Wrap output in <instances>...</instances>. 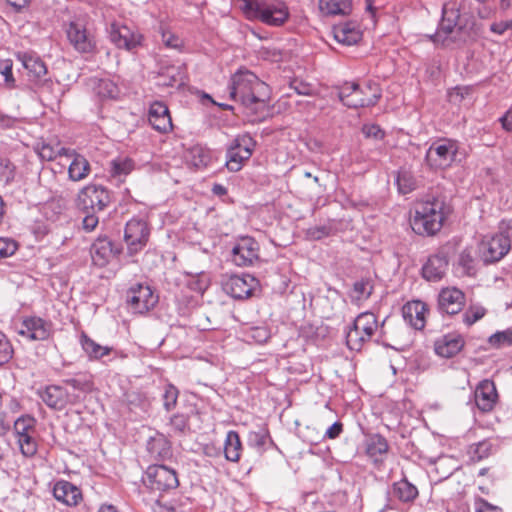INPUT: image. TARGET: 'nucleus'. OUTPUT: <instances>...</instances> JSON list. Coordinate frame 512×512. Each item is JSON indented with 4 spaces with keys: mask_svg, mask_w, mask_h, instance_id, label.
<instances>
[{
    "mask_svg": "<svg viewBox=\"0 0 512 512\" xmlns=\"http://www.w3.org/2000/svg\"><path fill=\"white\" fill-rule=\"evenodd\" d=\"M335 40L343 45L351 46L362 39V30L355 21H347L333 27Z\"/></svg>",
    "mask_w": 512,
    "mask_h": 512,
    "instance_id": "obj_25",
    "label": "nucleus"
},
{
    "mask_svg": "<svg viewBox=\"0 0 512 512\" xmlns=\"http://www.w3.org/2000/svg\"><path fill=\"white\" fill-rule=\"evenodd\" d=\"M150 229L146 221L132 218L125 225L124 241L130 256L139 253L147 245Z\"/></svg>",
    "mask_w": 512,
    "mask_h": 512,
    "instance_id": "obj_12",
    "label": "nucleus"
},
{
    "mask_svg": "<svg viewBox=\"0 0 512 512\" xmlns=\"http://www.w3.org/2000/svg\"><path fill=\"white\" fill-rule=\"evenodd\" d=\"M147 450L152 457L159 460H165L172 456L171 444L162 434L152 437L148 441Z\"/></svg>",
    "mask_w": 512,
    "mask_h": 512,
    "instance_id": "obj_31",
    "label": "nucleus"
},
{
    "mask_svg": "<svg viewBox=\"0 0 512 512\" xmlns=\"http://www.w3.org/2000/svg\"><path fill=\"white\" fill-rule=\"evenodd\" d=\"M335 231L333 223L328 221L327 223L310 227L306 230V236L310 240H320L324 237L332 235Z\"/></svg>",
    "mask_w": 512,
    "mask_h": 512,
    "instance_id": "obj_42",
    "label": "nucleus"
},
{
    "mask_svg": "<svg viewBox=\"0 0 512 512\" xmlns=\"http://www.w3.org/2000/svg\"><path fill=\"white\" fill-rule=\"evenodd\" d=\"M373 285L368 279L356 281L353 285L352 298L356 301L366 300L372 294Z\"/></svg>",
    "mask_w": 512,
    "mask_h": 512,
    "instance_id": "obj_43",
    "label": "nucleus"
},
{
    "mask_svg": "<svg viewBox=\"0 0 512 512\" xmlns=\"http://www.w3.org/2000/svg\"><path fill=\"white\" fill-rule=\"evenodd\" d=\"M35 420L29 416L19 417L14 422V430L18 437H23V435H30V430L34 428Z\"/></svg>",
    "mask_w": 512,
    "mask_h": 512,
    "instance_id": "obj_52",
    "label": "nucleus"
},
{
    "mask_svg": "<svg viewBox=\"0 0 512 512\" xmlns=\"http://www.w3.org/2000/svg\"><path fill=\"white\" fill-rule=\"evenodd\" d=\"M378 330H380L381 336L385 334L384 322L379 325L376 315L372 312L360 313L346 333L347 346L351 350L359 351L363 344L370 341Z\"/></svg>",
    "mask_w": 512,
    "mask_h": 512,
    "instance_id": "obj_7",
    "label": "nucleus"
},
{
    "mask_svg": "<svg viewBox=\"0 0 512 512\" xmlns=\"http://www.w3.org/2000/svg\"><path fill=\"white\" fill-rule=\"evenodd\" d=\"M459 144L452 139H439L426 151L425 160L433 169H445L456 160Z\"/></svg>",
    "mask_w": 512,
    "mask_h": 512,
    "instance_id": "obj_9",
    "label": "nucleus"
},
{
    "mask_svg": "<svg viewBox=\"0 0 512 512\" xmlns=\"http://www.w3.org/2000/svg\"><path fill=\"white\" fill-rule=\"evenodd\" d=\"M448 255L439 250L431 255L422 267V276L428 281H439L448 269Z\"/></svg>",
    "mask_w": 512,
    "mask_h": 512,
    "instance_id": "obj_23",
    "label": "nucleus"
},
{
    "mask_svg": "<svg viewBox=\"0 0 512 512\" xmlns=\"http://www.w3.org/2000/svg\"><path fill=\"white\" fill-rule=\"evenodd\" d=\"M488 343L497 349L512 346V329L497 331L489 337Z\"/></svg>",
    "mask_w": 512,
    "mask_h": 512,
    "instance_id": "obj_44",
    "label": "nucleus"
},
{
    "mask_svg": "<svg viewBox=\"0 0 512 512\" xmlns=\"http://www.w3.org/2000/svg\"><path fill=\"white\" fill-rule=\"evenodd\" d=\"M80 344L90 359L98 360L111 352L108 346H102L96 343L93 339L82 333L80 337Z\"/></svg>",
    "mask_w": 512,
    "mask_h": 512,
    "instance_id": "obj_36",
    "label": "nucleus"
},
{
    "mask_svg": "<svg viewBox=\"0 0 512 512\" xmlns=\"http://www.w3.org/2000/svg\"><path fill=\"white\" fill-rule=\"evenodd\" d=\"M509 30L512 31V18L509 20L494 22L490 25V31L497 35H503Z\"/></svg>",
    "mask_w": 512,
    "mask_h": 512,
    "instance_id": "obj_63",
    "label": "nucleus"
},
{
    "mask_svg": "<svg viewBox=\"0 0 512 512\" xmlns=\"http://www.w3.org/2000/svg\"><path fill=\"white\" fill-rule=\"evenodd\" d=\"M17 250L15 241L9 238H0V259L12 256Z\"/></svg>",
    "mask_w": 512,
    "mask_h": 512,
    "instance_id": "obj_59",
    "label": "nucleus"
},
{
    "mask_svg": "<svg viewBox=\"0 0 512 512\" xmlns=\"http://www.w3.org/2000/svg\"><path fill=\"white\" fill-rule=\"evenodd\" d=\"M162 42L168 48L178 49L182 46V40L171 32H162Z\"/></svg>",
    "mask_w": 512,
    "mask_h": 512,
    "instance_id": "obj_62",
    "label": "nucleus"
},
{
    "mask_svg": "<svg viewBox=\"0 0 512 512\" xmlns=\"http://www.w3.org/2000/svg\"><path fill=\"white\" fill-rule=\"evenodd\" d=\"M256 143L248 134L238 135L232 140L226 152V167L231 172H238L250 159Z\"/></svg>",
    "mask_w": 512,
    "mask_h": 512,
    "instance_id": "obj_10",
    "label": "nucleus"
},
{
    "mask_svg": "<svg viewBox=\"0 0 512 512\" xmlns=\"http://www.w3.org/2000/svg\"><path fill=\"white\" fill-rule=\"evenodd\" d=\"M12 66L13 63L9 59L0 62V73L3 75L5 84L8 87H13L15 83V79L12 74Z\"/></svg>",
    "mask_w": 512,
    "mask_h": 512,
    "instance_id": "obj_58",
    "label": "nucleus"
},
{
    "mask_svg": "<svg viewBox=\"0 0 512 512\" xmlns=\"http://www.w3.org/2000/svg\"><path fill=\"white\" fill-rule=\"evenodd\" d=\"M210 281L207 274L201 272L195 276H193L188 281V286L191 290L203 294L205 290L209 287Z\"/></svg>",
    "mask_w": 512,
    "mask_h": 512,
    "instance_id": "obj_51",
    "label": "nucleus"
},
{
    "mask_svg": "<svg viewBox=\"0 0 512 512\" xmlns=\"http://www.w3.org/2000/svg\"><path fill=\"white\" fill-rule=\"evenodd\" d=\"M15 176V166L8 159H0V181L10 183Z\"/></svg>",
    "mask_w": 512,
    "mask_h": 512,
    "instance_id": "obj_56",
    "label": "nucleus"
},
{
    "mask_svg": "<svg viewBox=\"0 0 512 512\" xmlns=\"http://www.w3.org/2000/svg\"><path fill=\"white\" fill-rule=\"evenodd\" d=\"M36 151L42 160L53 161L58 156H67L68 153H72V149L60 146L59 143L51 144L42 142L38 144Z\"/></svg>",
    "mask_w": 512,
    "mask_h": 512,
    "instance_id": "obj_35",
    "label": "nucleus"
},
{
    "mask_svg": "<svg viewBox=\"0 0 512 512\" xmlns=\"http://www.w3.org/2000/svg\"><path fill=\"white\" fill-rule=\"evenodd\" d=\"M242 444L239 434L236 431H229L226 435L224 453L225 458L231 462H237L240 459Z\"/></svg>",
    "mask_w": 512,
    "mask_h": 512,
    "instance_id": "obj_34",
    "label": "nucleus"
},
{
    "mask_svg": "<svg viewBox=\"0 0 512 512\" xmlns=\"http://www.w3.org/2000/svg\"><path fill=\"white\" fill-rule=\"evenodd\" d=\"M464 346L463 338L458 334H447L435 342V352L445 358L458 354Z\"/></svg>",
    "mask_w": 512,
    "mask_h": 512,
    "instance_id": "obj_29",
    "label": "nucleus"
},
{
    "mask_svg": "<svg viewBox=\"0 0 512 512\" xmlns=\"http://www.w3.org/2000/svg\"><path fill=\"white\" fill-rule=\"evenodd\" d=\"M492 445L488 441H481L470 446L468 454L470 459L478 462L487 458L491 453Z\"/></svg>",
    "mask_w": 512,
    "mask_h": 512,
    "instance_id": "obj_45",
    "label": "nucleus"
},
{
    "mask_svg": "<svg viewBox=\"0 0 512 512\" xmlns=\"http://www.w3.org/2000/svg\"><path fill=\"white\" fill-rule=\"evenodd\" d=\"M133 169V161L129 158H117L111 161L113 176L127 175Z\"/></svg>",
    "mask_w": 512,
    "mask_h": 512,
    "instance_id": "obj_49",
    "label": "nucleus"
},
{
    "mask_svg": "<svg viewBox=\"0 0 512 512\" xmlns=\"http://www.w3.org/2000/svg\"><path fill=\"white\" fill-rule=\"evenodd\" d=\"M476 512H502V509L498 506L490 504L484 499H478L475 502Z\"/></svg>",
    "mask_w": 512,
    "mask_h": 512,
    "instance_id": "obj_64",
    "label": "nucleus"
},
{
    "mask_svg": "<svg viewBox=\"0 0 512 512\" xmlns=\"http://www.w3.org/2000/svg\"><path fill=\"white\" fill-rule=\"evenodd\" d=\"M52 324L40 317L24 319L18 328V334L32 341H43L50 337Z\"/></svg>",
    "mask_w": 512,
    "mask_h": 512,
    "instance_id": "obj_17",
    "label": "nucleus"
},
{
    "mask_svg": "<svg viewBox=\"0 0 512 512\" xmlns=\"http://www.w3.org/2000/svg\"><path fill=\"white\" fill-rule=\"evenodd\" d=\"M55 499L67 506H76L82 500L80 489L68 481H59L54 485Z\"/></svg>",
    "mask_w": 512,
    "mask_h": 512,
    "instance_id": "obj_27",
    "label": "nucleus"
},
{
    "mask_svg": "<svg viewBox=\"0 0 512 512\" xmlns=\"http://www.w3.org/2000/svg\"><path fill=\"white\" fill-rule=\"evenodd\" d=\"M318 8L324 16H347L352 12V0H319Z\"/></svg>",
    "mask_w": 512,
    "mask_h": 512,
    "instance_id": "obj_30",
    "label": "nucleus"
},
{
    "mask_svg": "<svg viewBox=\"0 0 512 512\" xmlns=\"http://www.w3.org/2000/svg\"><path fill=\"white\" fill-rule=\"evenodd\" d=\"M110 40L118 48L131 51L142 44L143 36L126 25L112 24L110 29Z\"/></svg>",
    "mask_w": 512,
    "mask_h": 512,
    "instance_id": "obj_18",
    "label": "nucleus"
},
{
    "mask_svg": "<svg viewBox=\"0 0 512 512\" xmlns=\"http://www.w3.org/2000/svg\"><path fill=\"white\" fill-rule=\"evenodd\" d=\"M150 125L159 133H169L173 129L172 119L167 105L161 101L153 102L148 111Z\"/></svg>",
    "mask_w": 512,
    "mask_h": 512,
    "instance_id": "obj_21",
    "label": "nucleus"
},
{
    "mask_svg": "<svg viewBox=\"0 0 512 512\" xmlns=\"http://www.w3.org/2000/svg\"><path fill=\"white\" fill-rule=\"evenodd\" d=\"M512 246V220L502 221L499 232L486 235L478 244V256L485 263L500 261Z\"/></svg>",
    "mask_w": 512,
    "mask_h": 512,
    "instance_id": "obj_5",
    "label": "nucleus"
},
{
    "mask_svg": "<svg viewBox=\"0 0 512 512\" xmlns=\"http://www.w3.org/2000/svg\"><path fill=\"white\" fill-rule=\"evenodd\" d=\"M241 10L249 20H258L266 25L279 27L289 18L290 12L282 0H241Z\"/></svg>",
    "mask_w": 512,
    "mask_h": 512,
    "instance_id": "obj_4",
    "label": "nucleus"
},
{
    "mask_svg": "<svg viewBox=\"0 0 512 512\" xmlns=\"http://www.w3.org/2000/svg\"><path fill=\"white\" fill-rule=\"evenodd\" d=\"M126 302L134 313H146L158 302V296L152 289L143 284L131 286L126 293Z\"/></svg>",
    "mask_w": 512,
    "mask_h": 512,
    "instance_id": "obj_13",
    "label": "nucleus"
},
{
    "mask_svg": "<svg viewBox=\"0 0 512 512\" xmlns=\"http://www.w3.org/2000/svg\"><path fill=\"white\" fill-rule=\"evenodd\" d=\"M25 69L35 78H41L47 73L45 63L35 54L22 53L18 55Z\"/></svg>",
    "mask_w": 512,
    "mask_h": 512,
    "instance_id": "obj_32",
    "label": "nucleus"
},
{
    "mask_svg": "<svg viewBox=\"0 0 512 512\" xmlns=\"http://www.w3.org/2000/svg\"><path fill=\"white\" fill-rule=\"evenodd\" d=\"M110 203V193L101 185H87L80 190L77 197L78 207L87 212L103 211Z\"/></svg>",
    "mask_w": 512,
    "mask_h": 512,
    "instance_id": "obj_11",
    "label": "nucleus"
},
{
    "mask_svg": "<svg viewBox=\"0 0 512 512\" xmlns=\"http://www.w3.org/2000/svg\"><path fill=\"white\" fill-rule=\"evenodd\" d=\"M428 309L424 302L415 300L406 303L402 308L403 318L406 323L416 330H421L425 326V315Z\"/></svg>",
    "mask_w": 512,
    "mask_h": 512,
    "instance_id": "obj_26",
    "label": "nucleus"
},
{
    "mask_svg": "<svg viewBox=\"0 0 512 512\" xmlns=\"http://www.w3.org/2000/svg\"><path fill=\"white\" fill-rule=\"evenodd\" d=\"M228 90L232 100L240 102L251 112L264 107L269 93L268 86L248 70H238L231 77Z\"/></svg>",
    "mask_w": 512,
    "mask_h": 512,
    "instance_id": "obj_1",
    "label": "nucleus"
},
{
    "mask_svg": "<svg viewBox=\"0 0 512 512\" xmlns=\"http://www.w3.org/2000/svg\"><path fill=\"white\" fill-rule=\"evenodd\" d=\"M63 383L73 389L71 393L79 394L80 400L83 398L85 394L89 393L93 388L92 381L86 376L68 378L63 380Z\"/></svg>",
    "mask_w": 512,
    "mask_h": 512,
    "instance_id": "obj_39",
    "label": "nucleus"
},
{
    "mask_svg": "<svg viewBox=\"0 0 512 512\" xmlns=\"http://www.w3.org/2000/svg\"><path fill=\"white\" fill-rule=\"evenodd\" d=\"M143 481L148 489L159 493L169 492L179 485L176 471L162 464L149 466Z\"/></svg>",
    "mask_w": 512,
    "mask_h": 512,
    "instance_id": "obj_8",
    "label": "nucleus"
},
{
    "mask_svg": "<svg viewBox=\"0 0 512 512\" xmlns=\"http://www.w3.org/2000/svg\"><path fill=\"white\" fill-rule=\"evenodd\" d=\"M42 401L50 408L62 410L68 404H75L80 401V395L70 393L62 386L51 385L40 393Z\"/></svg>",
    "mask_w": 512,
    "mask_h": 512,
    "instance_id": "obj_16",
    "label": "nucleus"
},
{
    "mask_svg": "<svg viewBox=\"0 0 512 512\" xmlns=\"http://www.w3.org/2000/svg\"><path fill=\"white\" fill-rule=\"evenodd\" d=\"M97 94L102 98L114 99L118 96L117 85L109 79H101L96 87Z\"/></svg>",
    "mask_w": 512,
    "mask_h": 512,
    "instance_id": "obj_46",
    "label": "nucleus"
},
{
    "mask_svg": "<svg viewBox=\"0 0 512 512\" xmlns=\"http://www.w3.org/2000/svg\"><path fill=\"white\" fill-rule=\"evenodd\" d=\"M257 54L263 60L277 62L281 59L280 51H278L276 48H273V47L261 46L258 49Z\"/></svg>",
    "mask_w": 512,
    "mask_h": 512,
    "instance_id": "obj_60",
    "label": "nucleus"
},
{
    "mask_svg": "<svg viewBox=\"0 0 512 512\" xmlns=\"http://www.w3.org/2000/svg\"><path fill=\"white\" fill-rule=\"evenodd\" d=\"M66 157L71 159V163L68 167V176L71 181L79 182L89 176L91 166L83 155L72 149V153H68Z\"/></svg>",
    "mask_w": 512,
    "mask_h": 512,
    "instance_id": "obj_28",
    "label": "nucleus"
},
{
    "mask_svg": "<svg viewBox=\"0 0 512 512\" xmlns=\"http://www.w3.org/2000/svg\"><path fill=\"white\" fill-rule=\"evenodd\" d=\"M486 314V309L481 305H471L463 315V320L467 325H472Z\"/></svg>",
    "mask_w": 512,
    "mask_h": 512,
    "instance_id": "obj_54",
    "label": "nucleus"
},
{
    "mask_svg": "<svg viewBox=\"0 0 512 512\" xmlns=\"http://www.w3.org/2000/svg\"><path fill=\"white\" fill-rule=\"evenodd\" d=\"M398 190L402 194H408L417 188V180L411 171L400 169L396 177Z\"/></svg>",
    "mask_w": 512,
    "mask_h": 512,
    "instance_id": "obj_38",
    "label": "nucleus"
},
{
    "mask_svg": "<svg viewBox=\"0 0 512 512\" xmlns=\"http://www.w3.org/2000/svg\"><path fill=\"white\" fill-rule=\"evenodd\" d=\"M459 10L454 5L445 4L442 8V18L434 34L428 35L430 41L444 48L462 46L467 39L463 26L458 24Z\"/></svg>",
    "mask_w": 512,
    "mask_h": 512,
    "instance_id": "obj_3",
    "label": "nucleus"
},
{
    "mask_svg": "<svg viewBox=\"0 0 512 512\" xmlns=\"http://www.w3.org/2000/svg\"><path fill=\"white\" fill-rule=\"evenodd\" d=\"M160 77L163 78L162 85L173 86L174 84L181 82V72L176 67H169L166 72L161 73Z\"/></svg>",
    "mask_w": 512,
    "mask_h": 512,
    "instance_id": "obj_57",
    "label": "nucleus"
},
{
    "mask_svg": "<svg viewBox=\"0 0 512 512\" xmlns=\"http://www.w3.org/2000/svg\"><path fill=\"white\" fill-rule=\"evenodd\" d=\"M338 97L348 108L371 107L380 99L381 89L375 82H366L363 85L346 82L339 88Z\"/></svg>",
    "mask_w": 512,
    "mask_h": 512,
    "instance_id": "obj_6",
    "label": "nucleus"
},
{
    "mask_svg": "<svg viewBox=\"0 0 512 512\" xmlns=\"http://www.w3.org/2000/svg\"><path fill=\"white\" fill-rule=\"evenodd\" d=\"M191 163L196 168L206 167L210 160V152L206 148L196 146L191 149Z\"/></svg>",
    "mask_w": 512,
    "mask_h": 512,
    "instance_id": "obj_47",
    "label": "nucleus"
},
{
    "mask_svg": "<svg viewBox=\"0 0 512 512\" xmlns=\"http://www.w3.org/2000/svg\"><path fill=\"white\" fill-rule=\"evenodd\" d=\"M459 266L462 268L463 273L468 276H473L476 273V262L472 256L470 249H464L458 260Z\"/></svg>",
    "mask_w": 512,
    "mask_h": 512,
    "instance_id": "obj_48",
    "label": "nucleus"
},
{
    "mask_svg": "<svg viewBox=\"0 0 512 512\" xmlns=\"http://www.w3.org/2000/svg\"><path fill=\"white\" fill-rule=\"evenodd\" d=\"M179 397V390L176 386L171 383L166 384L163 387L162 402L163 408L170 412L175 409Z\"/></svg>",
    "mask_w": 512,
    "mask_h": 512,
    "instance_id": "obj_40",
    "label": "nucleus"
},
{
    "mask_svg": "<svg viewBox=\"0 0 512 512\" xmlns=\"http://www.w3.org/2000/svg\"><path fill=\"white\" fill-rule=\"evenodd\" d=\"M438 304L442 312L449 315L457 314L465 305V295L456 287H447L440 291Z\"/></svg>",
    "mask_w": 512,
    "mask_h": 512,
    "instance_id": "obj_22",
    "label": "nucleus"
},
{
    "mask_svg": "<svg viewBox=\"0 0 512 512\" xmlns=\"http://www.w3.org/2000/svg\"><path fill=\"white\" fill-rule=\"evenodd\" d=\"M70 44L80 53H90L95 47L93 37L79 21H72L66 29Z\"/></svg>",
    "mask_w": 512,
    "mask_h": 512,
    "instance_id": "obj_19",
    "label": "nucleus"
},
{
    "mask_svg": "<svg viewBox=\"0 0 512 512\" xmlns=\"http://www.w3.org/2000/svg\"><path fill=\"white\" fill-rule=\"evenodd\" d=\"M90 252L94 265L105 267L114 257L120 254L121 248L107 237H99L92 244Z\"/></svg>",
    "mask_w": 512,
    "mask_h": 512,
    "instance_id": "obj_20",
    "label": "nucleus"
},
{
    "mask_svg": "<svg viewBox=\"0 0 512 512\" xmlns=\"http://www.w3.org/2000/svg\"><path fill=\"white\" fill-rule=\"evenodd\" d=\"M497 398L498 394L493 381L486 379L479 383L475 390V403L481 411H491L497 402Z\"/></svg>",
    "mask_w": 512,
    "mask_h": 512,
    "instance_id": "obj_24",
    "label": "nucleus"
},
{
    "mask_svg": "<svg viewBox=\"0 0 512 512\" xmlns=\"http://www.w3.org/2000/svg\"><path fill=\"white\" fill-rule=\"evenodd\" d=\"M174 434L182 435L189 431V417L183 413L173 414L167 424Z\"/></svg>",
    "mask_w": 512,
    "mask_h": 512,
    "instance_id": "obj_41",
    "label": "nucleus"
},
{
    "mask_svg": "<svg viewBox=\"0 0 512 512\" xmlns=\"http://www.w3.org/2000/svg\"><path fill=\"white\" fill-rule=\"evenodd\" d=\"M20 450L24 456L30 457L37 452V445L31 435H23L18 437Z\"/></svg>",
    "mask_w": 512,
    "mask_h": 512,
    "instance_id": "obj_55",
    "label": "nucleus"
},
{
    "mask_svg": "<svg viewBox=\"0 0 512 512\" xmlns=\"http://www.w3.org/2000/svg\"><path fill=\"white\" fill-rule=\"evenodd\" d=\"M268 438H269V434L266 429L252 431L249 433V436H248V444L251 447L256 448L258 451H263Z\"/></svg>",
    "mask_w": 512,
    "mask_h": 512,
    "instance_id": "obj_50",
    "label": "nucleus"
},
{
    "mask_svg": "<svg viewBox=\"0 0 512 512\" xmlns=\"http://www.w3.org/2000/svg\"><path fill=\"white\" fill-rule=\"evenodd\" d=\"M392 494L398 498L401 502H412L418 496V489L406 478L395 482L392 486Z\"/></svg>",
    "mask_w": 512,
    "mask_h": 512,
    "instance_id": "obj_33",
    "label": "nucleus"
},
{
    "mask_svg": "<svg viewBox=\"0 0 512 512\" xmlns=\"http://www.w3.org/2000/svg\"><path fill=\"white\" fill-rule=\"evenodd\" d=\"M13 347L6 337V335L0 331V365L8 363L13 357Z\"/></svg>",
    "mask_w": 512,
    "mask_h": 512,
    "instance_id": "obj_53",
    "label": "nucleus"
},
{
    "mask_svg": "<svg viewBox=\"0 0 512 512\" xmlns=\"http://www.w3.org/2000/svg\"><path fill=\"white\" fill-rule=\"evenodd\" d=\"M387 440L380 434H372L366 440V453L370 457L377 458L388 451Z\"/></svg>",
    "mask_w": 512,
    "mask_h": 512,
    "instance_id": "obj_37",
    "label": "nucleus"
},
{
    "mask_svg": "<svg viewBox=\"0 0 512 512\" xmlns=\"http://www.w3.org/2000/svg\"><path fill=\"white\" fill-rule=\"evenodd\" d=\"M362 133L367 138L382 139L384 131L376 124H366L362 127Z\"/></svg>",
    "mask_w": 512,
    "mask_h": 512,
    "instance_id": "obj_61",
    "label": "nucleus"
},
{
    "mask_svg": "<svg viewBox=\"0 0 512 512\" xmlns=\"http://www.w3.org/2000/svg\"><path fill=\"white\" fill-rule=\"evenodd\" d=\"M230 256L235 265L250 266L259 258V244L252 237H241L233 245Z\"/></svg>",
    "mask_w": 512,
    "mask_h": 512,
    "instance_id": "obj_15",
    "label": "nucleus"
},
{
    "mask_svg": "<svg viewBox=\"0 0 512 512\" xmlns=\"http://www.w3.org/2000/svg\"><path fill=\"white\" fill-rule=\"evenodd\" d=\"M258 280L250 274L232 275L223 284L224 291L234 299H247L258 290Z\"/></svg>",
    "mask_w": 512,
    "mask_h": 512,
    "instance_id": "obj_14",
    "label": "nucleus"
},
{
    "mask_svg": "<svg viewBox=\"0 0 512 512\" xmlns=\"http://www.w3.org/2000/svg\"><path fill=\"white\" fill-rule=\"evenodd\" d=\"M445 203L433 197L415 203L410 225L418 235H434L437 233L445 219Z\"/></svg>",
    "mask_w": 512,
    "mask_h": 512,
    "instance_id": "obj_2",
    "label": "nucleus"
}]
</instances>
